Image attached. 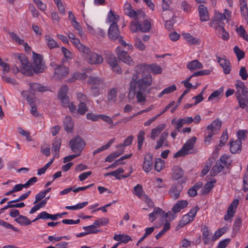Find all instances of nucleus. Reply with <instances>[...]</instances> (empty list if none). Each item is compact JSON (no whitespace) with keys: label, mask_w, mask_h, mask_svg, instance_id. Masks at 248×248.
Segmentation results:
<instances>
[{"label":"nucleus","mask_w":248,"mask_h":248,"mask_svg":"<svg viewBox=\"0 0 248 248\" xmlns=\"http://www.w3.org/2000/svg\"><path fill=\"white\" fill-rule=\"evenodd\" d=\"M150 69L155 75L161 74L162 68L156 64L147 65L145 63L137 65L129 83V93L136 95L138 103L144 104L147 95L151 93L153 78L148 71Z\"/></svg>","instance_id":"f257e3e1"},{"label":"nucleus","mask_w":248,"mask_h":248,"mask_svg":"<svg viewBox=\"0 0 248 248\" xmlns=\"http://www.w3.org/2000/svg\"><path fill=\"white\" fill-rule=\"evenodd\" d=\"M17 63H20L21 64L20 69L19 70L18 67L15 65V69L16 72L17 73L20 71L23 74L26 76H31L32 75L33 66L31 67L30 63L27 58L24 54L19 55L17 57Z\"/></svg>","instance_id":"f03ea898"},{"label":"nucleus","mask_w":248,"mask_h":248,"mask_svg":"<svg viewBox=\"0 0 248 248\" xmlns=\"http://www.w3.org/2000/svg\"><path fill=\"white\" fill-rule=\"evenodd\" d=\"M108 35L111 39L114 40L117 39L123 46H127L128 49H133L132 45L126 44V42L123 40L122 37L119 36V30L117 25L111 24L108 30Z\"/></svg>","instance_id":"7ed1b4c3"},{"label":"nucleus","mask_w":248,"mask_h":248,"mask_svg":"<svg viewBox=\"0 0 248 248\" xmlns=\"http://www.w3.org/2000/svg\"><path fill=\"white\" fill-rule=\"evenodd\" d=\"M228 157L226 155H222L217 160L216 164L213 167L210 174L212 176H215L220 172L225 167L228 168L229 164H227Z\"/></svg>","instance_id":"20e7f679"},{"label":"nucleus","mask_w":248,"mask_h":248,"mask_svg":"<svg viewBox=\"0 0 248 248\" xmlns=\"http://www.w3.org/2000/svg\"><path fill=\"white\" fill-rule=\"evenodd\" d=\"M222 123L218 118L212 122V123L206 127V131L205 134L206 139H209L213 137L215 135L217 134L220 130Z\"/></svg>","instance_id":"39448f33"},{"label":"nucleus","mask_w":248,"mask_h":248,"mask_svg":"<svg viewBox=\"0 0 248 248\" xmlns=\"http://www.w3.org/2000/svg\"><path fill=\"white\" fill-rule=\"evenodd\" d=\"M51 65L55 70L54 76L55 78L62 79L68 75L69 69L64 65H58L54 62H52Z\"/></svg>","instance_id":"423d86ee"},{"label":"nucleus","mask_w":248,"mask_h":248,"mask_svg":"<svg viewBox=\"0 0 248 248\" xmlns=\"http://www.w3.org/2000/svg\"><path fill=\"white\" fill-rule=\"evenodd\" d=\"M88 62L91 64H99L103 62V58L100 55L92 52L88 48V52H83Z\"/></svg>","instance_id":"0eeeda50"},{"label":"nucleus","mask_w":248,"mask_h":248,"mask_svg":"<svg viewBox=\"0 0 248 248\" xmlns=\"http://www.w3.org/2000/svg\"><path fill=\"white\" fill-rule=\"evenodd\" d=\"M33 70L35 73L43 72L44 64L41 55L33 52Z\"/></svg>","instance_id":"6e6552de"},{"label":"nucleus","mask_w":248,"mask_h":248,"mask_svg":"<svg viewBox=\"0 0 248 248\" xmlns=\"http://www.w3.org/2000/svg\"><path fill=\"white\" fill-rule=\"evenodd\" d=\"M124 9L125 14L130 17L140 19L141 17L144 18L145 16V14L142 11H138L136 12L132 9L131 4L129 3L124 4Z\"/></svg>","instance_id":"1a4fd4ad"},{"label":"nucleus","mask_w":248,"mask_h":248,"mask_svg":"<svg viewBox=\"0 0 248 248\" xmlns=\"http://www.w3.org/2000/svg\"><path fill=\"white\" fill-rule=\"evenodd\" d=\"M131 143V140H124L123 144L118 145L117 148H121V149L108 155L106 158L105 161L108 162H112L116 158L121 155L124 153V147L129 145Z\"/></svg>","instance_id":"9d476101"},{"label":"nucleus","mask_w":248,"mask_h":248,"mask_svg":"<svg viewBox=\"0 0 248 248\" xmlns=\"http://www.w3.org/2000/svg\"><path fill=\"white\" fill-rule=\"evenodd\" d=\"M115 52L118 59L120 61L129 65H134V61L132 60L127 52L122 50L121 48L119 46L116 48Z\"/></svg>","instance_id":"9b49d317"},{"label":"nucleus","mask_w":248,"mask_h":248,"mask_svg":"<svg viewBox=\"0 0 248 248\" xmlns=\"http://www.w3.org/2000/svg\"><path fill=\"white\" fill-rule=\"evenodd\" d=\"M195 141V140H187L182 148L174 155V157L177 158L190 154L191 153L190 150L192 149L194 146Z\"/></svg>","instance_id":"f8f14e48"},{"label":"nucleus","mask_w":248,"mask_h":248,"mask_svg":"<svg viewBox=\"0 0 248 248\" xmlns=\"http://www.w3.org/2000/svg\"><path fill=\"white\" fill-rule=\"evenodd\" d=\"M235 96L238 101L239 107L245 109L248 112V93L240 94V92H235Z\"/></svg>","instance_id":"ddd939ff"},{"label":"nucleus","mask_w":248,"mask_h":248,"mask_svg":"<svg viewBox=\"0 0 248 248\" xmlns=\"http://www.w3.org/2000/svg\"><path fill=\"white\" fill-rule=\"evenodd\" d=\"M182 189L183 186L180 184L173 185L168 192L170 198L174 200L178 199Z\"/></svg>","instance_id":"4468645a"},{"label":"nucleus","mask_w":248,"mask_h":248,"mask_svg":"<svg viewBox=\"0 0 248 248\" xmlns=\"http://www.w3.org/2000/svg\"><path fill=\"white\" fill-rule=\"evenodd\" d=\"M85 143L84 140H70L69 146L71 150L75 153L81 152L85 147Z\"/></svg>","instance_id":"2eb2a0df"},{"label":"nucleus","mask_w":248,"mask_h":248,"mask_svg":"<svg viewBox=\"0 0 248 248\" xmlns=\"http://www.w3.org/2000/svg\"><path fill=\"white\" fill-rule=\"evenodd\" d=\"M153 155L147 153L145 155L143 163V169L146 172H149L153 167Z\"/></svg>","instance_id":"dca6fc26"},{"label":"nucleus","mask_w":248,"mask_h":248,"mask_svg":"<svg viewBox=\"0 0 248 248\" xmlns=\"http://www.w3.org/2000/svg\"><path fill=\"white\" fill-rule=\"evenodd\" d=\"M239 201L237 200H234L231 205L229 206L227 210V213L224 216V219L225 220H229L230 218L233 216Z\"/></svg>","instance_id":"f3484780"},{"label":"nucleus","mask_w":248,"mask_h":248,"mask_svg":"<svg viewBox=\"0 0 248 248\" xmlns=\"http://www.w3.org/2000/svg\"><path fill=\"white\" fill-rule=\"evenodd\" d=\"M199 12L201 21H206L209 20V15L207 8L203 5L199 6Z\"/></svg>","instance_id":"a211bd4d"},{"label":"nucleus","mask_w":248,"mask_h":248,"mask_svg":"<svg viewBox=\"0 0 248 248\" xmlns=\"http://www.w3.org/2000/svg\"><path fill=\"white\" fill-rule=\"evenodd\" d=\"M30 93L32 94H34L36 92H45L47 91L46 87L43 86L40 84L37 83H30Z\"/></svg>","instance_id":"6ab92c4d"},{"label":"nucleus","mask_w":248,"mask_h":248,"mask_svg":"<svg viewBox=\"0 0 248 248\" xmlns=\"http://www.w3.org/2000/svg\"><path fill=\"white\" fill-rule=\"evenodd\" d=\"M217 59L218 62L223 69L224 74H229L231 70V63L229 61L225 59H221L219 57H218Z\"/></svg>","instance_id":"aec40b11"},{"label":"nucleus","mask_w":248,"mask_h":248,"mask_svg":"<svg viewBox=\"0 0 248 248\" xmlns=\"http://www.w3.org/2000/svg\"><path fill=\"white\" fill-rule=\"evenodd\" d=\"M241 140H232L229 143L230 151L233 154L241 151Z\"/></svg>","instance_id":"412c9836"},{"label":"nucleus","mask_w":248,"mask_h":248,"mask_svg":"<svg viewBox=\"0 0 248 248\" xmlns=\"http://www.w3.org/2000/svg\"><path fill=\"white\" fill-rule=\"evenodd\" d=\"M182 36L186 41V42L190 45H199L201 43L200 39L193 37L189 33H184Z\"/></svg>","instance_id":"4be33fe9"},{"label":"nucleus","mask_w":248,"mask_h":248,"mask_svg":"<svg viewBox=\"0 0 248 248\" xmlns=\"http://www.w3.org/2000/svg\"><path fill=\"white\" fill-rule=\"evenodd\" d=\"M186 68L191 72L202 68V64L197 60H193L187 63Z\"/></svg>","instance_id":"5701e85b"},{"label":"nucleus","mask_w":248,"mask_h":248,"mask_svg":"<svg viewBox=\"0 0 248 248\" xmlns=\"http://www.w3.org/2000/svg\"><path fill=\"white\" fill-rule=\"evenodd\" d=\"M187 204L188 202L186 200L179 201L173 206L172 211L174 213H178L181 209H183L186 207Z\"/></svg>","instance_id":"b1692460"},{"label":"nucleus","mask_w":248,"mask_h":248,"mask_svg":"<svg viewBox=\"0 0 248 248\" xmlns=\"http://www.w3.org/2000/svg\"><path fill=\"white\" fill-rule=\"evenodd\" d=\"M203 184L201 182L196 183L191 188L188 190L187 194L191 197H193L197 195V190L202 186Z\"/></svg>","instance_id":"393cba45"},{"label":"nucleus","mask_w":248,"mask_h":248,"mask_svg":"<svg viewBox=\"0 0 248 248\" xmlns=\"http://www.w3.org/2000/svg\"><path fill=\"white\" fill-rule=\"evenodd\" d=\"M105 55L106 61L110 66H114L118 63L116 58L111 52L106 51L105 52Z\"/></svg>","instance_id":"a878e982"},{"label":"nucleus","mask_w":248,"mask_h":248,"mask_svg":"<svg viewBox=\"0 0 248 248\" xmlns=\"http://www.w3.org/2000/svg\"><path fill=\"white\" fill-rule=\"evenodd\" d=\"M166 126V124H161L153 129L151 131V138L152 139H155L157 137Z\"/></svg>","instance_id":"bb28decb"},{"label":"nucleus","mask_w":248,"mask_h":248,"mask_svg":"<svg viewBox=\"0 0 248 248\" xmlns=\"http://www.w3.org/2000/svg\"><path fill=\"white\" fill-rule=\"evenodd\" d=\"M183 170L178 166H175L173 169L172 178L173 180H177L183 176Z\"/></svg>","instance_id":"cd10ccee"},{"label":"nucleus","mask_w":248,"mask_h":248,"mask_svg":"<svg viewBox=\"0 0 248 248\" xmlns=\"http://www.w3.org/2000/svg\"><path fill=\"white\" fill-rule=\"evenodd\" d=\"M235 87L237 89L236 92L239 91L240 94L241 95H242V94L248 93V89L244 85V83L240 80H238L237 81L235 84Z\"/></svg>","instance_id":"c85d7f7f"},{"label":"nucleus","mask_w":248,"mask_h":248,"mask_svg":"<svg viewBox=\"0 0 248 248\" xmlns=\"http://www.w3.org/2000/svg\"><path fill=\"white\" fill-rule=\"evenodd\" d=\"M64 128L67 132H70L73 129L74 124L69 116H66L63 122Z\"/></svg>","instance_id":"c756f323"},{"label":"nucleus","mask_w":248,"mask_h":248,"mask_svg":"<svg viewBox=\"0 0 248 248\" xmlns=\"http://www.w3.org/2000/svg\"><path fill=\"white\" fill-rule=\"evenodd\" d=\"M71 42L74 45V46L77 48V49L80 52H88V48L82 44H81L79 39L78 38H75Z\"/></svg>","instance_id":"7c9ffc66"},{"label":"nucleus","mask_w":248,"mask_h":248,"mask_svg":"<svg viewBox=\"0 0 248 248\" xmlns=\"http://www.w3.org/2000/svg\"><path fill=\"white\" fill-rule=\"evenodd\" d=\"M113 239L117 241H121L122 243H126L131 240V237L124 234H115Z\"/></svg>","instance_id":"2f4dec72"},{"label":"nucleus","mask_w":248,"mask_h":248,"mask_svg":"<svg viewBox=\"0 0 248 248\" xmlns=\"http://www.w3.org/2000/svg\"><path fill=\"white\" fill-rule=\"evenodd\" d=\"M16 221L21 225H28L31 221L26 216L20 215L15 219Z\"/></svg>","instance_id":"473e14b6"},{"label":"nucleus","mask_w":248,"mask_h":248,"mask_svg":"<svg viewBox=\"0 0 248 248\" xmlns=\"http://www.w3.org/2000/svg\"><path fill=\"white\" fill-rule=\"evenodd\" d=\"M167 14V12H164L163 13H162V17L163 19L166 21V28L168 30H170L171 29H172L174 20L173 19H169L168 18L166 17Z\"/></svg>","instance_id":"72a5a7b5"},{"label":"nucleus","mask_w":248,"mask_h":248,"mask_svg":"<svg viewBox=\"0 0 248 248\" xmlns=\"http://www.w3.org/2000/svg\"><path fill=\"white\" fill-rule=\"evenodd\" d=\"M140 31L142 32H147L150 31L151 28L150 21L148 19H144L142 24H140Z\"/></svg>","instance_id":"f704fd0d"},{"label":"nucleus","mask_w":248,"mask_h":248,"mask_svg":"<svg viewBox=\"0 0 248 248\" xmlns=\"http://www.w3.org/2000/svg\"><path fill=\"white\" fill-rule=\"evenodd\" d=\"M45 39L47 42V46L50 49L59 47L58 43L50 36L46 35Z\"/></svg>","instance_id":"c9c22d12"},{"label":"nucleus","mask_w":248,"mask_h":248,"mask_svg":"<svg viewBox=\"0 0 248 248\" xmlns=\"http://www.w3.org/2000/svg\"><path fill=\"white\" fill-rule=\"evenodd\" d=\"M88 83L93 85H100L103 84V80L97 77H90L88 79Z\"/></svg>","instance_id":"e433bc0d"},{"label":"nucleus","mask_w":248,"mask_h":248,"mask_svg":"<svg viewBox=\"0 0 248 248\" xmlns=\"http://www.w3.org/2000/svg\"><path fill=\"white\" fill-rule=\"evenodd\" d=\"M217 182L216 179H213L211 181L207 183L202 189V193L204 194H208L214 187V184Z\"/></svg>","instance_id":"4c0bfd02"},{"label":"nucleus","mask_w":248,"mask_h":248,"mask_svg":"<svg viewBox=\"0 0 248 248\" xmlns=\"http://www.w3.org/2000/svg\"><path fill=\"white\" fill-rule=\"evenodd\" d=\"M119 17L118 15H115L112 11H110L108 14L107 20L109 22H111V24L117 25V23L118 21Z\"/></svg>","instance_id":"58836bf2"},{"label":"nucleus","mask_w":248,"mask_h":248,"mask_svg":"<svg viewBox=\"0 0 248 248\" xmlns=\"http://www.w3.org/2000/svg\"><path fill=\"white\" fill-rule=\"evenodd\" d=\"M218 33L221 34V37L223 40H228L229 38V34L227 31H226L224 27L221 25L216 28Z\"/></svg>","instance_id":"ea45409f"},{"label":"nucleus","mask_w":248,"mask_h":248,"mask_svg":"<svg viewBox=\"0 0 248 248\" xmlns=\"http://www.w3.org/2000/svg\"><path fill=\"white\" fill-rule=\"evenodd\" d=\"M134 46L136 48L140 51H144L146 49L145 45L143 43L140 39L138 37L135 39Z\"/></svg>","instance_id":"a19ab883"},{"label":"nucleus","mask_w":248,"mask_h":248,"mask_svg":"<svg viewBox=\"0 0 248 248\" xmlns=\"http://www.w3.org/2000/svg\"><path fill=\"white\" fill-rule=\"evenodd\" d=\"M138 20L139 19H135L131 22L130 30L133 32H136L138 30L140 31V23H139Z\"/></svg>","instance_id":"79ce46f5"},{"label":"nucleus","mask_w":248,"mask_h":248,"mask_svg":"<svg viewBox=\"0 0 248 248\" xmlns=\"http://www.w3.org/2000/svg\"><path fill=\"white\" fill-rule=\"evenodd\" d=\"M134 190L135 194L140 199H141L143 196L145 195L143 192L142 187L140 185L138 184L135 186L134 188Z\"/></svg>","instance_id":"37998d69"},{"label":"nucleus","mask_w":248,"mask_h":248,"mask_svg":"<svg viewBox=\"0 0 248 248\" xmlns=\"http://www.w3.org/2000/svg\"><path fill=\"white\" fill-rule=\"evenodd\" d=\"M209 232L207 227L204 226L203 228L202 232V239L204 244L207 245L209 243L210 238H209Z\"/></svg>","instance_id":"c03bdc74"},{"label":"nucleus","mask_w":248,"mask_h":248,"mask_svg":"<svg viewBox=\"0 0 248 248\" xmlns=\"http://www.w3.org/2000/svg\"><path fill=\"white\" fill-rule=\"evenodd\" d=\"M236 32L241 37L243 38L246 41H248V35L242 26H240L236 29Z\"/></svg>","instance_id":"a18cd8bd"},{"label":"nucleus","mask_w":248,"mask_h":248,"mask_svg":"<svg viewBox=\"0 0 248 248\" xmlns=\"http://www.w3.org/2000/svg\"><path fill=\"white\" fill-rule=\"evenodd\" d=\"M61 145L60 140H55L52 144V152L55 156L58 155L59 153V149Z\"/></svg>","instance_id":"49530a36"},{"label":"nucleus","mask_w":248,"mask_h":248,"mask_svg":"<svg viewBox=\"0 0 248 248\" xmlns=\"http://www.w3.org/2000/svg\"><path fill=\"white\" fill-rule=\"evenodd\" d=\"M88 110L86 104L84 102H80L77 111L81 115H84Z\"/></svg>","instance_id":"de8ad7c7"},{"label":"nucleus","mask_w":248,"mask_h":248,"mask_svg":"<svg viewBox=\"0 0 248 248\" xmlns=\"http://www.w3.org/2000/svg\"><path fill=\"white\" fill-rule=\"evenodd\" d=\"M193 220L191 219L188 216L186 215H184L182 219L181 220L179 224L178 225L177 228H181L183 227L185 225L189 223L190 222L192 221Z\"/></svg>","instance_id":"09e8293b"},{"label":"nucleus","mask_w":248,"mask_h":248,"mask_svg":"<svg viewBox=\"0 0 248 248\" xmlns=\"http://www.w3.org/2000/svg\"><path fill=\"white\" fill-rule=\"evenodd\" d=\"M9 34L12 40L17 44L18 45L23 44L24 40L21 39L16 34L13 32H10Z\"/></svg>","instance_id":"8fccbe9b"},{"label":"nucleus","mask_w":248,"mask_h":248,"mask_svg":"<svg viewBox=\"0 0 248 248\" xmlns=\"http://www.w3.org/2000/svg\"><path fill=\"white\" fill-rule=\"evenodd\" d=\"M170 228V224L169 222H166L164 225L163 229L155 236L156 239L161 238L164 234L168 231Z\"/></svg>","instance_id":"3c124183"},{"label":"nucleus","mask_w":248,"mask_h":248,"mask_svg":"<svg viewBox=\"0 0 248 248\" xmlns=\"http://www.w3.org/2000/svg\"><path fill=\"white\" fill-rule=\"evenodd\" d=\"M171 124L172 125H174L175 126V130L177 131H180L181 128H182L184 125V124L182 121H181V119H180L178 121H176L175 119H173L171 121Z\"/></svg>","instance_id":"603ef678"},{"label":"nucleus","mask_w":248,"mask_h":248,"mask_svg":"<svg viewBox=\"0 0 248 248\" xmlns=\"http://www.w3.org/2000/svg\"><path fill=\"white\" fill-rule=\"evenodd\" d=\"M233 50L234 53H235L237 59L238 61H240L242 59L244 58L245 57V52L241 50L238 46H235Z\"/></svg>","instance_id":"864d4df0"},{"label":"nucleus","mask_w":248,"mask_h":248,"mask_svg":"<svg viewBox=\"0 0 248 248\" xmlns=\"http://www.w3.org/2000/svg\"><path fill=\"white\" fill-rule=\"evenodd\" d=\"M68 91V87L66 85H63L60 89V90L58 93V98L66 97Z\"/></svg>","instance_id":"5fc2aeb1"},{"label":"nucleus","mask_w":248,"mask_h":248,"mask_svg":"<svg viewBox=\"0 0 248 248\" xmlns=\"http://www.w3.org/2000/svg\"><path fill=\"white\" fill-rule=\"evenodd\" d=\"M164 161L160 158L157 159L155 163V170L159 172L164 167Z\"/></svg>","instance_id":"6e6d98bb"},{"label":"nucleus","mask_w":248,"mask_h":248,"mask_svg":"<svg viewBox=\"0 0 248 248\" xmlns=\"http://www.w3.org/2000/svg\"><path fill=\"white\" fill-rule=\"evenodd\" d=\"M225 232V229L223 228H220L217 231L212 238L213 241H215L219 238L224 232Z\"/></svg>","instance_id":"4d7b16f0"},{"label":"nucleus","mask_w":248,"mask_h":248,"mask_svg":"<svg viewBox=\"0 0 248 248\" xmlns=\"http://www.w3.org/2000/svg\"><path fill=\"white\" fill-rule=\"evenodd\" d=\"M26 93H27L26 91H23L21 93L22 95L23 96H24V97H25V96H26V99H27L28 103L29 104L30 107L33 106V105H35V103H34L35 97H31L30 95H26Z\"/></svg>","instance_id":"13d9d810"},{"label":"nucleus","mask_w":248,"mask_h":248,"mask_svg":"<svg viewBox=\"0 0 248 248\" xmlns=\"http://www.w3.org/2000/svg\"><path fill=\"white\" fill-rule=\"evenodd\" d=\"M112 140H109L105 145L102 146L98 149L95 150L93 154L94 155L96 154L99 153L106 149L108 148L112 143Z\"/></svg>","instance_id":"bf43d9fd"},{"label":"nucleus","mask_w":248,"mask_h":248,"mask_svg":"<svg viewBox=\"0 0 248 248\" xmlns=\"http://www.w3.org/2000/svg\"><path fill=\"white\" fill-rule=\"evenodd\" d=\"M239 75L243 80H246L248 78V74L245 67L243 66L241 67Z\"/></svg>","instance_id":"052dcab7"},{"label":"nucleus","mask_w":248,"mask_h":248,"mask_svg":"<svg viewBox=\"0 0 248 248\" xmlns=\"http://www.w3.org/2000/svg\"><path fill=\"white\" fill-rule=\"evenodd\" d=\"M221 92L218 90H217L213 92L208 97V101H213L216 100V101H217L218 99H217L218 97L219 96Z\"/></svg>","instance_id":"680f3d73"},{"label":"nucleus","mask_w":248,"mask_h":248,"mask_svg":"<svg viewBox=\"0 0 248 248\" xmlns=\"http://www.w3.org/2000/svg\"><path fill=\"white\" fill-rule=\"evenodd\" d=\"M240 10L242 16L248 23V8L247 6H241Z\"/></svg>","instance_id":"e2e57ef3"},{"label":"nucleus","mask_w":248,"mask_h":248,"mask_svg":"<svg viewBox=\"0 0 248 248\" xmlns=\"http://www.w3.org/2000/svg\"><path fill=\"white\" fill-rule=\"evenodd\" d=\"M49 214L44 211L40 213L37 217L32 221V222L36 221L39 219H46L49 218Z\"/></svg>","instance_id":"0e129e2a"},{"label":"nucleus","mask_w":248,"mask_h":248,"mask_svg":"<svg viewBox=\"0 0 248 248\" xmlns=\"http://www.w3.org/2000/svg\"><path fill=\"white\" fill-rule=\"evenodd\" d=\"M141 199L145 202L149 207H153L154 206L153 202L147 195H144Z\"/></svg>","instance_id":"69168bd1"},{"label":"nucleus","mask_w":248,"mask_h":248,"mask_svg":"<svg viewBox=\"0 0 248 248\" xmlns=\"http://www.w3.org/2000/svg\"><path fill=\"white\" fill-rule=\"evenodd\" d=\"M41 153L46 156H48L50 155V147L47 145H43L41 146Z\"/></svg>","instance_id":"338daca9"},{"label":"nucleus","mask_w":248,"mask_h":248,"mask_svg":"<svg viewBox=\"0 0 248 248\" xmlns=\"http://www.w3.org/2000/svg\"><path fill=\"white\" fill-rule=\"evenodd\" d=\"M83 229L84 230L88 231L87 232L88 233V234L92 233H96L97 232H98V230H96L95 226L93 225H90L88 226L83 227Z\"/></svg>","instance_id":"774afa93"}]
</instances>
